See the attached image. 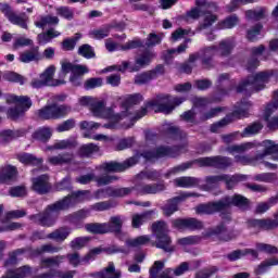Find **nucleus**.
<instances>
[{
  "instance_id": "33",
  "label": "nucleus",
  "mask_w": 278,
  "mask_h": 278,
  "mask_svg": "<svg viewBox=\"0 0 278 278\" xmlns=\"http://www.w3.org/2000/svg\"><path fill=\"white\" fill-rule=\"evenodd\" d=\"M250 225H252V227H258V229L268 231L270 229H277L278 219H252L250 220Z\"/></svg>"
},
{
  "instance_id": "10",
  "label": "nucleus",
  "mask_w": 278,
  "mask_h": 278,
  "mask_svg": "<svg viewBox=\"0 0 278 278\" xmlns=\"http://www.w3.org/2000/svg\"><path fill=\"white\" fill-rule=\"evenodd\" d=\"M251 106L252 104L249 102V100H241L239 103L235 105V110L231 115H227L222 121L211 126V131L213 134H216L219 131L222 127L229 125V123H233V121H237L238 118H247V116H249Z\"/></svg>"
},
{
  "instance_id": "57",
  "label": "nucleus",
  "mask_w": 278,
  "mask_h": 278,
  "mask_svg": "<svg viewBox=\"0 0 278 278\" xmlns=\"http://www.w3.org/2000/svg\"><path fill=\"white\" fill-rule=\"evenodd\" d=\"M254 181H263L264 184H273L277 181V174L275 173H263L256 174L253 177Z\"/></svg>"
},
{
  "instance_id": "54",
  "label": "nucleus",
  "mask_w": 278,
  "mask_h": 278,
  "mask_svg": "<svg viewBox=\"0 0 278 278\" xmlns=\"http://www.w3.org/2000/svg\"><path fill=\"white\" fill-rule=\"evenodd\" d=\"M92 153H99V146L94 143H88L81 146L79 149V155H81V157H90Z\"/></svg>"
},
{
  "instance_id": "63",
  "label": "nucleus",
  "mask_w": 278,
  "mask_h": 278,
  "mask_svg": "<svg viewBox=\"0 0 278 278\" xmlns=\"http://www.w3.org/2000/svg\"><path fill=\"white\" fill-rule=\"evenodd\" d=\"M151 79H153V72H146L142 74H138L137 76H135V84L137 86H144V84H149V81H151Z\"/></svg>"
},
{
  "instance_id": "44",
  "label": "nucleus",
  "mask_w": 278,
  "mask_h": 278,
  "mask_svg": "<svg viewBox=\"0 0 278 278\" xmlns=\"http://www.w3.org/2000/svg\"><path fill=\"white\" fill-rule=\"evenodd\" d=\"M20 62H23L24 64H29V62H36L40 60V53L38 52V49L35 48L33 50H28L25 52H22L18 58Z\"/></svg>"
},
{
  "instance_id": "6",
  "label": "nucleus",
  "mask_w": 278,
  "mask_h": 278,
  "mask_svg": "<svg viewBox=\"0 0 278 278\" xmlns=\"http://www.w3.org/2000/svg\"><path fill=\"white\" fill-rule=\"evenodd\" d=\"M90 111L92 112L93 116L106 118L110 122L103 125L105 129H117L118 123H121V121H123V116H125V114L118 113L116 106L105 108V101L99 99L93 100Z\"/></svg>"
},
{
  "instance_id": "59",
  "label": "nucleus",
  "mask_w": 278,
  "mask_h": 278,
  "mask_svg": "<svg viewBox=\"0 0 278 278\" xmlns=\"http://www.w3.org/2000/svg\"><path fill=\"white\" fill-rule=\"evenodd\" d=\"M263 128H264V126L262 125V123L255 122L252 125L248 126L243 130V134L241 136H242V138H244L247 136H255V134H260V131H262Z\"/></svg>"
},
{
  "instance_id": "34",
  "label": "nucleus",
  "mask_w": 278,
  "mask_h": 278,
  "mask_svg": "<svg viewBox=\"0 0 278 278\" xmlns=\"http://www.w3.org/2000/svg\"><path fill=\"white\" fill-rule=\"evenodd\" d=\"M124 222L125 220L122 216L117 215L111 217L109 223H104V225L106 226V233H121Z\"/></svg>"
},
{
  "instance_id": "20",
  "label": "nucleus",
  "mask_w": 278,
  "mask_h": 278,
  "mask_svg": "<svg viewBox=\"0 0 278 278\" xmlns=\"http://www.w3.org/2000/svg\"><path fill=\"white\" fill-rule=\"evenodd\" d=\"M131 188L124 187V188H116V187H106L102 189H98L93 192V199L97 201L101 199H121L123 197H128L131 194Z\"/></svg>"
},
{
  "instance_id": "62",
  "label": "nucleus",
  "mask_w": 278,
  "mask_h": 278,
  "mask_svg": "<svg viewBox=\"0 0 278 278\" xmlns=\"http://www.w3.org/2000/svg\"><path fill=\"white\" fill-rule=\"evenodd\" d=\"M264 12H266V9H264V8L249 10L245 12V16L250 21H261V18H264Z\"/></svg>"
},
{
  "instance_id": "35",
  "label": "nucleus",
  "mask_w": 278,
  "mask_h": 278,
  "mask_svg": "<svg viewBox=\"0 0 278 278\" xmlns=\"http://www.w3.org/2000/svg\"><path fill=\"white\" fill-rule=\"evenodd\" d=\"M71 236V228L61 227L50 232L47 238L48 240H54V242H64Z\"/></svg>"
},
{
  "instance_id": "9",
  "label": "nucleus",
  "mask_w": 278,
  "mask_h": 278,
  "mask_svg": "<svg viewBox=\"0 0 278 278\" xmlns=\"http://www.w3.org/2000/svg\"><path fill=\"white\" fill-rule=\"evenodd\" d=\"M153 60H155V52L148 50L135 59V64L131 65L129 61H124L122 64L109 67L108 71H118L119 73L128 71L129 73H138L141 68L149 66Z\"/></svg>"
},
{
  "instance_id": "39",
  "label": "nucleus",
  "mask_w": 278,
  "mask_h": 278,
  "mask_svg": "<svg viewBox=\"0 0 278 278\" xmlns=\"http://www.w3.org/2000/svg\"><path fill=\"white\" fill-rule=\"evenodd\" d=\"M153 214H155L154 211H148L142 214L132 215V222H131L132 227L135 229L142 227V225H144V223H147V220L151 219V216H153Z\"/></svg>"
},
{
  "instance_id": "60",
  "label": "nucleus",
  "mask_w": 278,
  "mask_h": 278,
  "mask_svg": "<svg viewBox=\"0 0 278 278\" xmlns=\"http://www.w3.org/2000/svg\"><path fill=\"white\" fill-rule=\"evenodd\" d=\"M162 40H164V34L163 33H151L149 34L147 41H146V46L148 47H155L156 45H160L162 42Z\"/></svg>"
},
{
  "instance_id": "56",
  "label": "nucleus",
  "mask_w": 278,
  "mask_h": 278,
  "mask_svg": "<svg viewBox=\"0 0 278 278\" xmlns=\"http://www.w3.org/2000/svg\"><path fill=\"white\" fill-rule=\"evenodd\" d=\"M85 229L89 233H108V231H106L108 226L105 225V223H103V224H86Z\"/></svg>"
},
{
  "instance_id": "28",
  "label": "nucleus",
  "mask_w": 278,
  "mask_h": 278,
  "mask_svg": "<svg viewBox=\"0 0 278 278\" xmlns=\"http://www.w3.org/2000/svg\"><path fill=\"white\" fill-rule=\"evenodd\" d=\"M48 162L52 166H64V164H75V154L67 152L54 156H49Z\"/></svg>"
},
{
  "instance_id": "53",
  "label": "nucleus",
  "mask_w": 278,
  "mask_h": 278,
  "mask_svg": "<svg viewBox=\"0 0 278 278\" xmlns=\"http://www.w3.org/2000/svg\"><path fill=\"white\" fill-rule=\"evenodd\" d=\"M114 181H118V177L110 174H103L101 176H96L97 186H110V184H114Z\"/></svg>"
},
{
  "instance_id": "3",
  "label": "nucleus",
  "mask_w": 278,
  "mask_h": 278,
  "mask_svg": "<svg viewBox=\"0 0 278 278\" xmlns=\"http://www.w3.org/2000/svg\"><path fill=\"white\" fill-rule=\"evenodd\" d=\"M103 253V249L96 248L92 249L87 255L79 256V253H68L66 255H54V256H46L40 260V268H60L62 264H64V261L67 260L68 264L73 266L74 268H77V266H86L87 264H90V262H94L97 260V255H101Z\"/></svg>"
},
{
  "instance_id": "26",
  "label": "nucleus",
  "mask_w": 278,
  "mask_h": 278,
  "mask_svg": "<svg viewBox=\"0 0 278 278\" xmlns=\"http://www.w3.org/2000/svg\"><path fill=\"white\" fill-rule=\"evenodd\" d=\"M16 175H18V170H16L15 166L4 165L0 167V184H14L16 181Z\"/></svg>"
},
{
  "instance_id": "23",
  "label": "nucleus",
  "mask_w": 278,
  "mask_h": 278,
  "mask_svg": "<svg viewBox=\"0 0 278 278\" xmlns=\"http://www.w3.org/2000/svg\"><path fill=\"white\" fill-rule=\"evenodd\" d=\"M131 192L136 190L137 194H160L166 190V184L164 181L154 184L138 182L135 187H131Z\"/></svg>"
},
{
  "instance_id": "55",
  "label": "nucleus",
  "mask_w": 278,
  "mask_h": 278,
  "mask_svg": "<svg viewBox=\"0 0 278 278\" xmlns=\"http://www.w3.org/2000/svg\"><path fill=\"white\" fill-rule=\"evenodd\" d=\"M219 181H223V174L217 176H207L205 178V185H203V190H212V188H216Z\"/></svg>"
},
{
  "instance_id": "40",
  "label": "nucleus",
  "mask_w": 278,
  "mask_h": 278,
  "mask_svg": "<svg viewBox=\"0 0 278 278\" xmlns=\"http://www.w3.org/2000/svg\"><path fill=\"white\" fill-rule=\"evenodd\" d=\"M51 136H53V130L50 127L39 128L33 134L34 140H38L39 142H49Z\"/></svg>"
},
{
  "instance_id": "30",
  "label": "nucleus",
  "mask_w": 278,
  "mask_h": 278,
  "mask_svg": "<svg viewBox=\"0 0 278 278\" xmlns=\"http://www.w3.org/2000/svg\"><path fill=\"white\" fill-rule=\"evenodd\" d=\"M170 273H173V269L170 268L164 269V262L156 261L154 262V265L150 269V277L151 278H170Z\"/></svg>"
},
{
  "instance_id": "15",
  "label": "nucleus",
  "mask_w": 278,
  "mask_h": 278,
  "mask_svg": "<svg viewBox=\"0 0 278 278\" xmlns=\"http://www.w3.org/2000/svg\"><path fill=\"white\" fill-rule=\"evenodd\" d=\"M186 98H175L168 94H160L154 100L148 102L149 108H156L157 112L170 114L176 105H181Z\"/></svg>"
},
{
  "instance_id": "21",
  "label": "nucleus",
  "mask_w": 278,
  "mask_h": 278,
  "mask_svg": "<svg viewBox=\"0 0 278 278\" xmlns=\"http://www.w3.org/2000/svg\"><path fill=\"white\" fill-rule=\"evenodd\" d=\"M151 238L149 236H140L136 239L126 240L127 248H121L118 245H111L105 249L108 255H114L115 253H123L124 255H129V247H142V244H147Z\"/></svg>"
},
{
  "instance_id": "16",
  "label": "nucleus",
  "mask_w": 278,
  "mask_h": 278,
  "mask_svg": "<svg viewBox=\"0 0 278 278\" xmlns=\"http://www.w3.org/2000/svg\"><path fill=\"white\" fill-rule=\"evenodd\" d=\"M36 114L38 118H41V121L64 118V116H66L67 114H71V106L66 104H62V105L50 104L38 110Z\"/></svg>"
},
{
  "instance_id": "51",
  "label": "nucleus",
  "mask_w": 278,
  "mask_h": 278,
  "mask_svg": "<svg viewBox=\"0 0 278 278\" xmlns=\"http://www.w3.org/2000/svg\"><path fill=\"white\" fill-rule=\"evenodd\" d=\"M165 130L174 140H181L186 138V132L181 131L177 126L173 124H165Z\"/></svg>"
},
{
  "instance_id": "31",
  "label": "nucleus",
  "mask_w": 278,
  "mask_h": 278,
  "mask_svg": "<svg viewBox=\"0 0 278 278\" xmlns=\"http://www.w3.org/2000/svg\"><path fill=\"white\" fill-rule=\"evenodd\" d=\"M25 134H27L25 128L16 130H2L0 131V144H3V142H12V140H16V138H23Z\"/></svg>"
},
{
  "instance_id": "25",
  "label": "nucleus",
  "mask_w": 278,
  "mask_h": 278,
  "mask_svg": "<svg viewBox=\"0 0 278 278\" xmlns=\"http://www.w3.org/2000/svg\"><path fill=\"white\" fill-rule=\"evenodd\" d=\"M236 87V80L231 79L229 74H220L217 78V89L220 97L229 94V90H233Z\"/></svg>"
},
{
  "instance_id": "42",
  "label": "nucleus",
  "mask_w": 278,
  "mask_h": 278,
  "mask_svg": "<svg viewBox=\"0 0 278 278\" xmlns=\"http://www.w3.org/2000/svg\"><path fill=\"white\" fill-rule=\"evenodd\" d=\"M244 255H251L254 260L257 258V251L253 249H245V250H237L228 254V260L230 262H236V260H240L244 257Z\"/></svg>"
},
{
  "instance_id": "47",
  "label": "nucleus",
  "mask_w": 278,
  "mask_h": 278,
  "mask_svg": "<svg viewBox=\"0 0 278 278\" xmlns=\"http://www.w3.org/2000/svg\"><path fill=\"white\" fill-rule=\"evenodd\" d=\"M58 36H60V31L51 28L46 33L39 34L37 40L39 45H48V42H51L53 38H58Z\"/></svg>"
},
{
  "instance_id": "27",
  "label": "nucleus",
  "mask_w": 278,
  "mask_h": 278,
  "mask_svg": "<svg viewBox=\"0 0 278 278\" xmlns=\"http://www.w3.org/2000/svg\"><path fill=\"white\" fill-rule=\"evenodd\" d=\"M33 190L38 192V194H47L51 190V185L49 184V176L41 175L37 178H33Z\"/></svg>"
},
{
  "instance_id": "8",
  "label": "nucleus",
  "mask_w": 278,
  "mask_h": 278,
  "mask_svg": "<svg viewBox=\"0 0 278 278\" xmlns=\"http://www.w3.org/2000/svg\"><path fill=\"white\" fill-rule=\"evenodd\" d=\"M142 101H144V98L140 93L128 94L119 98L118 114H124L123 121H125V118H128V121H140V118L147 116V108H141L135 115L131 112V108H134V105H138V103H142Z\"/></svg>"
},
{
  "instance_id": "45",
  "label": "nucleus",
  "mask_w": 278,
  "mask_h": 278,
  "mask_svg": "<svg viewBox=\"0 0 278 278\" xmlns=\"http://www.w3.org/2000/svg\"><path fill=\"white\" fill-rule=\"evenodd\" d=\"M52 268H43L45 270H49V277L50 278H74L75 275H77V270H67L63 271L62 269H54Z\"/></svg>"
},
{
  "instance_id": "12",
  "label": "nucleus",
  "mask_w": 278,
  "mask_h": 278,
  "mask_svg": "<svg viewBox=\"0 0 278 278\" xmlns=\"http://www.w3.org/2000/svg\"><path fill=\"white\" fill-rule=\"evenodd\" d=\"M59 203L60 201H56L55 203L48 205L43 213L30 215L29 219L41 227H53L58 220V213L65 210L60 208Z\"/></svg>"
},
{
  "instance_id": "22",
  "label": "nucleus",
  "mask_w": 278,
  "mask_h": 278,
  "mask_svg": "<svg viewBox=\"0 0 278 278\" xmlns=\"http://www.w3.org/2000/svg\"><path fill=\"white\" fill-rule=\"evenodd\" d=\"M138 164V156H131L123 163L118 162H109L102 163L100 168L105 170L106 173H123V170H127V168H131V166H136Z\"/></svg>"
},
{
  "instance_id": "49",
  "label": "nucleus",
  "mask_w": 278,
  "mask_h": 278,
  "mask_svg": "<svg viewBox=\"0 0 278 278\" xmlns=\"http://www.w3.org/2000/svg\"><path fill=\"white\" fill-rule=\"evenodd\" d=\"M239 18L237 15H230L228 17H226L224 21L219 22L217 24V28L218 29H233V27H236V25H238L239 23Z\"/></svg>"
},
{
  "instance_id": "37",
  "label": "nucleus",
  "mask_w": 278,
  "mask_h": 278,
  "mask_svg": "<svg viewBox=\"0 0 278 278\" xmlns=\"http://www.w3.org/2000/svg\"><path fill=\"white\" fill-rule=\"evenodd\" d=\"M247 179V176L236 174V175H227V174H222V181L226 184V188L228 190H231V188H236L238 186L239 181H244Z\"/></svg>"
},
{
  "instance_id": "29",
  "label": "nucleus",
  "mask_w": 278,
  "mask_h": 278,
  "mask_svg": "<svg viewBox=\"0 0 278 278\" xmlns=\"http://www.w3.org/2000/svg\"><path fill=\"white\" fill-rule=\"evenodd\" d=\"M93 278H121V270H116L114 262H110L109 265L101 271L90 274Z\"/></svg>"
},
{
  "instance_id": "36",
  "label": "nucleus",
  "mask_w": 278,
  "mask_h": 278,
  "mask_svg": "<svg viewBox=\"0 0 278 278\" xmlns=\"http://www.w3.org/2000/svg\"><path fill=\"white\" fill-rule=\"evenodd\" d=\"M199 184V178L194 177L184 176L174 179V186H176L177 188H197Z\"/></svg>"
},
{
  "instance_id": "41",
  "label": "nucleus",
  "mask_w": 278,
  "mask_h": 278,
  "mask_svg": "<svg viewBox=\"0 0 278 278\" xmlns=\"http://www.w3.org/2000/svg\"><path fill=\"white\" fill-rule=\"evenodd\" d=\"M90 216V210L83 208L78 212H75L66 217V222L71 223L72 225H78L80 220H84Z\"/></svg>"
},
{
  "instance_id": "52",
  "label": "nucleus",
  "mask_w": 278,
  "mask_h": 278,
  "mask_svg": "<svg viewBox=\"0 0 278 278\" xmlns=\"http://www.w3.org/2000/svg\"><path fill=\"white\" fill-rule=\"evenodd\" d=\"M218 21V16L216 14L206 11L204 12L203 22L200 25V29H207V27H212L213 23Z\"/></svg>"
},
{
  "instance_id": "14",
  "label": "nucleus",
  "mask_w": 278,
  "mask_h": 278,
  "mask_svg": "<svg viewBox=\"0 0 278 278\" xmlns=\"http://www.w3.org/2000/svg\"><path fill=\"white\" fill-rule=\"evenodd\" d=\"M7 102L15 104V108L8 110V117L12 121H18V118L24 116L25 112L31 108V99L27 96L11 94L7 98Z\"/></svg>"
},
{
  "instance_id": "1",
  "label": "nucleus",
  "mask_w": 278,
  "mask_h": 278,
  "mask_svg": "<svg viewBox=\"0 0 278 278\" xmlns=\"http://www.w3.org/2000/svg\"><path fill=\"white\" fill-rule=\"evenodd\" d=\"M230 155H235V161L244 166H257L265 164L267 168H277V165L264 162L268 155L274 162H278V143L273 140H264L261 143L245 142L227 148Z\"/></svg>"
},
{
  "instance_id": "13",
  "label": "nucleus",
  "mask_w": 278,
  "mask_h": 278,
  "mask_svg": "<svg viewBox=\"0 0 278 278\" xmlns=\"http://www.w3.org/2000/svg\"><path fill=\"white\" fill-rule=\"evenodd\" d=\"M152 231L156 237V249H162L165 253H173L175 247H173V241L168 236V225L165 222H155L152 225Z\"/></svg>"
},
{
  "instance_id": "43",
  "label": "nucleus",
  "mask_w": 278,
  "mask_h": 278,
  "mask_svg": "<svg viewBox=\"0 0 278 278\" xmlns=\"http://www.w3.org/2000/svg\"><path fill=\"white\" fill-rule=\"evenodd\" d=\"M231 49H233V39L227 38L219 42V46L217 47V55H222V58H225L231 53Z\"/></svg>"
},
{
  "instance_id": "48",
  "label": "nucleus",
  "mask_w": 278,
  "mask_h": 278,
  "mask_svg": "<svg viewBox=\"0 0 278 278\" xmlns=\"http://www.w3.org/2000/svg\"><path fill=\"white\" fill-rule=\"evenodd\" d=\"M60 23V18L58 16H41L39 20L35 22L36 27H39L40 29H45V27H48V25H58Z\"/></svg>"
},
{
  "instance_id": "64",
  "label": "nucleus",
  "mask_w": 278,
  "mask_h": 278,
  "mask_svg": "<svg viewBox=\"0 0 278 278\" xmlns=\"http://www.w3.org/2000/svg\"><path fill=\"white\" fill-rule=\"evenodd\" d=\"M78 55L90 60L94 58V49H92L90 45L85 43L78 48Z\"/></svg>"
},
{
  "instance_id": "24",
  "label": "nucleus",
  "mask_w": 278,
  "mask_h": 278,
  "mask_svg": "<svg viewBox=\"0 0 278 278\" xmlns=\"http://www.w3.org/2000/svg\"><path fill=\"white\" fill-rule=\"evenodd\" d=\"M190 197H199V195L192 192H185L178 197H175L168 200L166 204L163 206V213L165 214V216H173L175 212L179 211V204L181 203V201H186V199Z\"/></svg>"
},
{
  "instance_id": "46",
  "label": "nucleus",
  "mask_w": 278,
  "mask_h": 278,
  "mask_svg": "<svg viewBox=\"0 0 278 278\" xmlns=\"http://www.w3.org/2000/svg\"><path fill=\"white\" fill-rule=\"evenodd\" d=\"M188 42H190V39H187L185 43H181L177 49L167 50V52L164 54L163 60L166 62V64H170L173 62V55L177 53H184L186 49H188Z\"/></svg>"
},
{
  "instance_id": "4",
  "label": "nucleus",
  "mask_w": 278,
  "mask_h": 278,
  "mask_svg": "<svg viewBox=\"0 0 278 278\" xmlns=\"http://www.w3.org/2000/svg\"><path fill=\"white\" fill-rule=\"evenodd\" d=\"M231 205L236 207L244 208L249 205V200L240 194L232 197H225L217 202H208L205 204H199L195 207L197 214H216V212H223L229 210Z\"/></svg>"
},
{
  "instance_id": "61",
  "label": "nucleus",
  "mask_w": 278,
  "mask_h": 278,
  "mask_svg": "<svg viewBox=\"0 0 278 278\" xmlns=\"http://www.w3.org/2000/svg\"><path fill=\"white\" fill-rule=\"evenodd\" d=\"M161 175L156 170H143L137 175V179L142 181L143 179H149L150 181H155V179H160Z\"/></svg>"
},
{
  "instance_id": "58",
  "label": "nucleus",
  "mask_w": 278,
  "mask_h": 278,
  "mask_svg": "<svg viewBox=\"0 0 278 278\" xmlns=\"http://www.w3.org/2000/svg\"><path fill=\"white\" fill-rule=\"evenodd\" d=\"M111 26H104L103 28L94 29L89 33L90 38H96V40H102V38H108L110 36Z\"/></svg>"
},
{
  "instance_id": "11",
  "label": "nucleus",
  "mask_w": 278,
  "mask_h": 278,
  "mask_svg": "<svg viewBox=\"0 0 278 278\" xmlns=\"http://www.w3.org/2000/svg\"><path fill=\"white\" fill-rule=\"evenodd\" d=\"M62 251V247L54 245L53 243H46L36 249H17L9 254L8 264H16L18 261V255H23V253H28L30 257H38L39 255H45V253H60Z\"/></svg>"
},
{
  "instance_id": "32",
  "label": "nucleus",
  "mask_w": 278,
  "mask_h": 278,
  "mask_svg": "<svg viewBox=\"0 0 278 278\" xmlns=\"http://www.w3.org/2000/svg\"><path fill=\"white\" fill-rule=\"evenodd\" d=\"M17 160L21 164H25L26 166H42V157H37L34 154L22 152L17 154Z\"/></svg>"
},
{
  "instance_id": "38",
  "label": "nucleus",
  "mask_w": 278,
  "mask_h": 278,
  "mask_svg": "<svg viewBox=\"0 0 278 278\" xmlns=\"http://www.w3.org/2000/svg\"><path fill=\"white\" fill-rule=\"evenodd\" d=\"M198 55V60L200 58V60L202 61V64H208L210 62H212V58H214L215 55H218V46H211L205 48L202 51V54H195Z\"/></svg>"
},
{
  "instance_id": "2",
  "label": "nucleus",
  "mask_w": 278,
  "mask_h": 278,
  "mask_svg": "<svg viewBox=\"0 0 278 278\" xmlns=\"http://www.w3.org/2000/svg\"><path fill=\"white\" fill-rule=\"evenodd\" d=\"M68 73H71L70 83L72 84V86H81V79L84 78V75H86V73H89V70L86 65H79L68 61H62L61 72L59 74L60 79L53 78V76L55 75V67L54 65H50L46 68V71H43V73L39 75V78L33 79L31 86L34 88H45V86H64V84H66L64 77H66Z\"/></svg>"
},
{
  "instance_id": "17",
  "label": "nucleus",
  "mask_w": 278,
  "mask_h": 278,
  "mask_svg": "<svg viewBox=\"0 0 278 278\" xmlns=\"http://www.w3.org/2000/svg\"><path fill=\"white\" fill-rule=\"evenodd\" d=\"M0 12L11 25H17V27H21L22 29H27V23L29 22L27 14H18L10 4L2 2H0Z\"/></svg>"
},
{
  "instance_id": "7",
  "label": "nucleus",
  "mask_w": 278,
  "mask_h": 278,
  "mask_svg": "<svg viewBox=\"0 0 278 278\" xmlns=\"http://www.w3.org/2000/svg\"><path fill=\"white\" fill-rule=\"evenodd\" d=\"M275 75V71L261 72L255 75L249 76L242 79L237 86V92H244L251 94L252 92H260L266 88V84L270 81V78Z\"/></svg>"
},
{
  "instance_id": "50",
  "label": "nucleus",
  "mask_w": 278,
  "mask_h": 278,
  "mask_svg": "<svg viewBox=\"0 0 278 278\" xmlns=\"http://www.w3.org/2000/svg\"><path fill=\"white\" fill-rule=\"evenodd\" d=\"M79 40H81V34H76L72 38L64 39L61 47L63 51H73V49L77 47V42H79Z\"/></svg>"
},
{
  "instance_id": "18",
  "label": "nucleus",
  "mask_w": 278,
  "mask_h": 278,
  "mask_svg": "<svg viewBox=\"0 0 278 278\" xmlns=\"http://www.w3.org/2000/svg\"><path fill=\"white\" fill-rule=\"evenodd\" d=\"M181 153H186V148H168V147H159L153 152H143L141 155L148 162H153L154 160H160V157H177V155H181Z\"/></svg>"
},
{
  "instance_id": "19",
  "label": "nucleus",
  "mask_w": 278,
  "mask_h": 278,
  "mask_svg": "<svg viewBox=\"0 0 278 278\" xmlns=\"http://www.w3.org/2000/svg\"><path fill=\"white\" fill-rule=\"evenodd\" d=\"M90 199H92L90 190H78L60 200L58 206L61 210H68V207H73L77 203H84V201H90Z\"/></svg>"
},
{
  "instance_id": "5",
  "label": "nucleus",
  "mask_w": 278,
  "mask_h": 278,
  "mask_svg": "<svg viewBox=\"0 0 278 278\" xmlns=\"http://www.w3.org/2000/svg\"><path fill=\"white\" fill-rule=\"evenodd\" d=\"M193 164H198L199 166H211L213 168H229V166H231V159L227 156L200 157L170 168L165 174V177H170V175H177L178 173H185L188 168H192Z\"/></svg>"
}]
</instances>
